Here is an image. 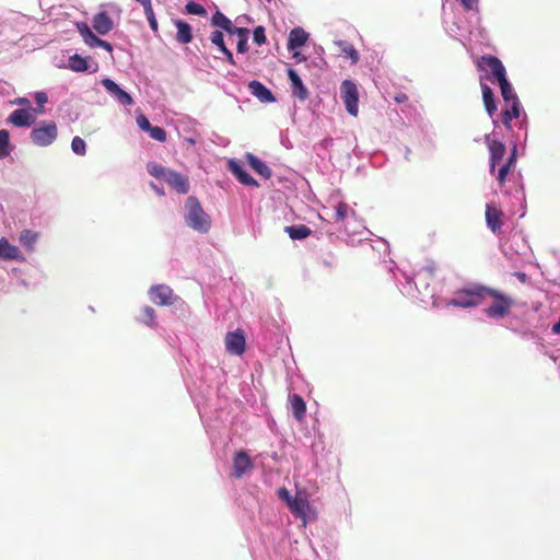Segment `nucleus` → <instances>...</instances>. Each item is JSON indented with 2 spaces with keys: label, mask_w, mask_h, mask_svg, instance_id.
I'll list each match as a JSON object with an SVG mask.
<instances>
[{
  "label": "nucleus",
  "mask_w": 560,
  "mask_h": 560,
  "mask_svg": "<svg viewBox=\"0 0 560 560\" xmlns=\"http://www.w3.org/2000/svg\"><path fill=\"white\" fill-rule=\"evenodd\" d=\"M185 210V221L189 228L199 233H207L210 230V217L205 212L197 197L189 196L186 199Z\"/></svg>",
  "instance_id": "obj_1"
},
{
  "label": "nucleus",
  "mask_w": 560,
  "mask_h": 560,
  "mask_svg": "<svg viewBox=\"0 0 560 560\" xmlns=\"http://www.w3.org/2000/svg\"><path fill=\"white\" fill-rule=\"evenodd\" d=\"M492 298L493 302L485 308V313L490 318H503L506 316L514 305V300L495 289L485 287V299Z\"/></svg>",
  "instance_id": "obj_2"
},
{
  "label": "nucleus",
  "mask_w": 560,
  "mask_h": 560,
  "mask_svg": "<svg viewBox=\"0 0 560 560\" xmlns=\"http://www.w3.org/2000/svg\"><path fill=\"white\" fill-rule=\"evenodd\" d=\"M211 23L214 26H218L224 30L226 33L238 36L237 42V52L244 54L248 50L247 40L249 31L245 27H236L233 25L232 21L228 19L222 12L217 11L211 19Z\"/></svg>",
  "instance_id": "obj_3"
},
{
  "label": "nucleus",
  "mask_w": 560,
  "mask_h": 560,
  "mask_svg": "<svg viewBox=\"0 0 560 560\" xmlns=\"http://www.w3.org/2000/svg\"><path fill=\"white\" fill-rule=\"evenodd\" d=\"M485 300V287L472 285L459 290L455 293V296L447 302V305L455 307L469 308L478 306Z\"/></svg>",
  "instance_id": "obj_4"
},
{
  "label": "nucleus",
  "mask_w": 560,
  "mask_h": 560,
  "mask_svg": "<svg viewBox=\"0 0 560 560\" xmlns=\"http://www.w3.org/2000/svg\"><path fill=\"white\" fill-rule=\"evenodd\" d=\"M476 67L479 71L486 72L488 74L487 79L490 81L497 80L499 82L506 77V70L502 61L492 55L481 56L477 60Z\"/></svg>",
  "instance_id": "obj_5"
},
{
  "label": "nucleus",
  "mask_w": 560,
  "mask_h": 560,
  "mask_svg": "<svg viewBox=\"0 0 560 560\" xmlns=\"http://www.w3.org/2000/svg\"><path fill=\"white\" fill-rule=\"evenodd\" d=\"M58 136V128L55 121H44L31 132L33 143L38 147L51 144Z\"/></svg>",
  "instance_id": "obj_6"
},
{
  "label": "nucleus",
  "mask_w": 560,
  "mask_h": 560,
  "mask_svg": "<svg viewBox=\"0 0 560 560\" xmlns=\"http://www.w3.org/2000/svg\"><path fill=\"white\" fill-rule=\"evenodd\" d=\"M340 95L347 112L351 116H358L359 113V91L352 80H345L340 85Z\"/></svg>",
  "instance_id": "obj_7"
},
{
  "label": "nucleus",
  "mask_w": 560,
  "mask_h": 560,
  "mask_svg": "<svg viewBox=\"0 0 560 560\" xmlns=\"http://www.w3.org/2000/svg\"><path fill=\"white\" fill-rule=\"evenodd\" d=\"M150 300L159 306H171L176 303L178 296L172 288L165 284H156L149 290Z\"/></svg>",
  "instance_id": "obj_8"
},
{
  "label": "nucleus",
  "mask_w": 560,
  "mask_h": 560,
  "mask_svg": "<svg viewBox=\"0 0 560 560\" xmlns=\"http://www.w3.org/2000/svg\"><path fill=\"white\" fill-rule=\"evenodd\" d=\"M225 350L233 355H242L245 352L246 339L242 329L229 331L224 338Z\"/></svg>",
  "instance_id": "obj_9"
},
{
  "label": "nucleus",
  "mask_w": 560,
  "mask_h": 560,
  "mask_svg": "<svg viewBox=\"0 0 560 560\" xmlns=\"http://www.w3.org/2000/svg\"><path fill=\"white\" fill-rule=\"evenodd\" d=\"M288 508L296 518L302 520L304 525L306 524V516L310 511V502L306 491H296L293 499L290 500Z\"/></svg>",
  "instance_id": "obj_10"
},
{
  "label": "nucleus",
  "mask_w": 560,
  "mask_h": 560,
  "mask_svg": "<svg viewBox=\"0 0 560 560\" xmlns=\"http://www.w3.org/2000/svg\"><path fill=\"white\" fill-rule=\"evenodd\" d=\"M254 469V463L247 452L237 451L233 457L232 476L236 479L242 478L245 474Z\"/></svg>",
  "instance_id": "obj_11"
},
{
  "label": "nucleus",
  "mask_w": 560,
  "mask_h": 560,
  "mask_svg": "<svg viewBox=\"0 0 560 560\" xmlns=\"http://www.w3.org/2000/svg\"><path fill=\"white\" fill-rule=\"evenodd\" d=\"M487 144L490 152V173L494 174L497 165L502 161L505 155L506 148L505 144L495 139H488Z\"/></svg>",
  "instance_id": "obj_12"
},
{
  "label": "nucleus",
  "mask_w": 560,
  "mask_h": 560,
  "mask_svg": "<svg viewBox=\"0 0 560 560\" xmlns=\"http://www.w3.org/2000/svg\"><path fill=\"white\" fill-rule=\"evenodd\" d=\"M504 213L500 208L492 203L486 206V222L487 226L494 233L498 234L502 228V218Z\"/></svg>",
  "instance_id": "obj_13"
},
{
  "label": "nucleus",
  "mask_w": 560,
  "mask_h": 560,
  "mask_svg": "<svg viewBox=\"0 0 560 560\" xmlns=\"http://www.w3.org/2000/svg\"><path fill=\"white\" fill-rule=\"evenodd\" d=\"M165 182L168 184L170 187H172L174 190H176L178 194H187L189 191L190 185L189 179L186 175L170 171L168 175L165 178Z\"/></svg>",
  "instance_id": "obj_14"
},
{
  "label": "nucleus",
  "mask_w": 560,
  "mask_h": 560,
  "mask_svg": "<svg viewBox=\"0 0 560 560\" xmlns=\"http://www.w3.org/2000/svg\"><path fill=\"white\" fill-rule=\"evenodd\" d=\"M102 84L107 90V92L110 93V95L113 97H115L120 104H122V105H132L133 104L132 97L126 91L120 89L119 85L116 84L113 80L103 79Z\"/></svg>",
  "instance_id": "obj_15"
},
{
  "label": "nucleus",
  "mask_w": 560,
  "mask_h": 560,
  "mask_svg": "<svg viewBox=\"0 0 560 560\" xmlns=\"http://www.w3.org/2000/svg\"><path fill=\"white\" fill-rule=\"evenodd\" d=\"M288 77L291 82L292 94L299 100L305 101L308 97V91L306 86L303 84L298 72L294 69L289 68Z\"/></svg>",
  "instance_id": "obj_16"
},
{
  "label": "nucleus",
  "mask_w": 560,
  "mask_h": 560,
  "mask_svg": "<svg viewBox=\"0 0 560 560\" xmlns=\"http://www.w3.org/2000/svg\"><path fill=\"white\" fill-rule=\"evenodd\" d=\"M8 122L15 127H30L35 122V117L27 109L21 108L10 114Z\"/></svg>",
  "instance_id": "obj_17"
},
{
  "label": "nucleus",
  "mask_w": 560,
  "mask_h": 560,
  "mask_svg": "<svg viewBox=\"0 0 560 560\" xmlns=\"http://www.w3.org/2000/svg\"><path fill=\"white\" fill-rule=\"evenodd\" d=\"M308 39V34L302 27L291 30L288 38V50L293 51L302 47Z\"/></svg>",
  "instance_id": "obj_18"
},
{
  "label": "nucleus",
  "mask_w": 560,
  "mask_h": 560,
  "mask_svg": "<svg viewBox=\"0 0 560 560\" xmlns=\"http://www.w3.org/2000/svg\"><path fill=\"white\" fill-rule=\"evenodd\" d=\"M248 89L254 96L260 102L270 103L275 101V96L269 89H267L261 82L253 80L248 83Z\"/></svg>",
  "instance_id": "obj_19"
},
{
  "label": "nucleus",
  "mask_w": 560,
  "mask_h": 560,
  "mask_svg": "<svg viewBox=\"0 0 560 560\" xmlns=\"http://www.w3.org/2000/svg\"><path fill=\"white\" fill-rule=\"evenodd\" d=\"M114 27L113 20L106 12H100L93 18V28L100 35H106Z\"/></svg>",
  "instance_id": "obj_20"
},
{
  "label": "nucleus",
  "mask_w": 560,
  "mask_h": 560,
  "mask_svg": "<svg viewBox=\"0 0 560 560\" xmlns=\"http://www.w3.org/2000/svg\"><path fill=\"white\" fill-rule=\"evenodd\" d=\"M501 115L503 125L511 129V121L521 116V102L510 101V103H506V107L502 110Z\"/></svg>",
  "instance_id": "obj_21"
},
{
  "label": "nucleus",
  "mask_w": 560,
  "mask_h": 560,
  "mask_svg": "<svg viewBox=\"0 0 560 560\" xmlns=\"http://www.w3.org/2000/svg\"><path fill=\"white\" fill-rule=\"evenodd\" d=\"M289 402L293 417L300 422L303 421L306 416V404L302 396L299 394L289 395Z\"/></svg>",
  "instance_id": "obj_22"
},
{
  "label": "nucleus",
  "mask_w": 560,
  "mask_h": 560,
  "mask_svg": "<svg viewBox=\"0 0 560 560\" xmlns=\"http://www.w3.org/2000/svg\"><path fill=\"white\" fill-rule=\"evenodd\" d=\"M229 168L243 185L258 186L257 180L252 177L237 162L230 161Z\"/></svg>",
  "instance_id": "obj_23"
},
{
  "label": "nucleus",
  "mask_w": 560,
  "mask_h": 560,
  "mask_svg": "<svg viewBox=\"0 0 560 560\" xmlns=\"http://www.w3.org/2000/svg\"><path fill=\"white\" fill-rule=\"evenodd\" d=\"M480 81H482V78H480ZM480 84H481L482 101H483L486 112L488 113V115L490 117H492L497 112V103H495L493 91L491 90V88L489 85L483 84L482 82H480Z\"/></svg>",
  "instance_id": "obj_24"
},
{
  "label": "nucleus",
  "mask_w": 560,
  "mask_h": 560,
  "mask_svg": "<svg viewBox=\"0 0 560 560\" xmlns=\"http://www.w3.org/2000/svg\"><path fill=\"white\" fill-rule=\"evenodd\" d=\"M210 40L225 56L226 61L230 65L234 66L235 65V60H234L232 51L224 44L223 33L221 31H213L211 33V35H210Z\"/></svg>",
  "instance_id": "obj_25"
},
{
  "label": "nucleus",
  "mask_w": 560,
  "mask_h": 560,
  "mask_svg": "<svg viewBox=\"0 0 560 560\" xmlns=\"http://www.w3.org/2000/svg\"><path fill=\"white\" fill-rule=\"evenodd\" d=\"M246 160L249 166L264 178L269 179L272 175L271 170L262 161H260L257 156L252 153L246 155Z\"/></svg>",
  "instance_id": "obj_26"
},
{
  "label": "nucleus",
  "mask_w": 560,
  "mask_h": 560,
  "mask_svg": "<svg viewBox=\"0 0 560 560\" xmlns=\"http://www.w3.org/2000/svg\"><path fill=\"white\" fill-rule=\"evenodd\" d=\"M175 25L177 27L176 40L180 44L190 43L192 40L191 26L183 20H177Z\"/></svg>",
  "instance_id": "obj_27"
},
{
  "label": "nucleus",
  "mask_w": 560,
  "mask_h": 560,
  "mask_svg": "<svg viewBox=\"0 0 560 560\" xmlns=\"http://www.w3.org/2000/svg\"><path fill=\"white\" fill-rule=\"evenodd\" d=\"M284 232L288 233L292 240H304L312 234V230L305 224L285 226Z\"/></svg>",
  "instance_id": "obj_28"
},
{
  "label": "nucleus",
  "mask_w": 560,
  "mask_h": 560,
  "mask_svg": "<svg viewBox=\"0 0 560 560\" xmlns=\"http://www.w3.org/2000/svg\"><path fill=\"white\" fill-rule=\"evenodd\" d=\"M335 44L338 46L340 54L346 58H349L352 63H357L359 61V52L352 44L347 40H337Z\"/></svg>",
  "instance_id": "obj_29"
},
{
  "label": "nucleus",
  "mask_w": 560,
  "mask_h": 560,
  "mask_svg": "<svg viewBox=\"0 0 560 560\" xmlns=\"http://www.w3.org/2000/svg\"><path fill=\"white\" fill-rule=\"evenodd\" d=\"M20 257V249L11 245L5 238L0 240V258L18 259Z\"/></svg>",
  "instance_id": "obj_30"
},
{
  "label": "nucleus",
  "mask_w": 560,
  "mask_h": 560,
  "mask_svg": "<svg viewBox=\"0 0 560 560\" xmlns=\"http://www.w3.org/2000/svg\"><path fill=\"white\" fill-rule=\"evenodd\" d=\"M498 83L500 85L501 95L505 103H510V101H520L506 77L500 80Z\"/></svg>",
  "instance_id": "obj_31"
},
{
  "label": "nucleus",
  "mask_w": 560,
  "mask_h": 560,
  "mask_svg": "<svg viewBox=\"0 0 560 560\" xmlns=\"http://www.w3.org/2000/svg\"><path fill=\"white\" fill-rule=\"evenodd\" d=\"M147 170L151 176H153L155 178H162L164 180L171 171L170 168H166L165 166H163L159 163H155V162L148 163Z\"/></svg>",
  "instance_id": "obj_32"
},
{
  "label": "nucleus",
  "mask_w": 560,
  "mask_h": 560,
  "mask_svg": "<svg viewBox=\"0 0 560 560\" xmlns=\"http://www.w3.org/2000/svg\"><path fill=\"white\" fill-rule=\"evenodd\" d=\"M88 61L78 54L71 56L69 59V68L75 72H84L88 70Z\"/></svg>",
  "instance_id": "obj_33"
},
{
  "label": "nucleus",
  "mask_w": 560,
  "mask_h": 560,
  "mask_svg": "<svg viewBox=\"0 0 560 560\" xmlns=\"http://www.w3.org/2000/svg\"><path fill=\"white\" fill-rule=\"evenodd\" d=\"M78 31L80 35L82 36L84 43L90 46L92 40L95 38V34L92 32V30L89 27V25L84 22L77 24Z\"/></svg>",
  "instance_id": "obj_34"
},
{
  "label": "nucleus",
  "mask_w": 560,
  "mask_h": 560,
  "mask_svg": "<svg viewBox=\"0 0 560 560\" xmlns=\"http://www.w3.org/2000/svg\"><path fill=\"white\" fill-rule=\"evenodd\" d=\"M155 319H156L155 311L151 306H144L141 310L140 320L142 323L147 324L148 326L153 327L155 325Z\"/></svg>",
  "instance_id": "obj_35"
},
{
  "label": "nucleus",
  "mask_w": 560,
  "mask_h": 560,
  "mask_svg": "<svg viewBox=\"0 0 560 560\" xmlns=\"http://www.w3.org/2000/svg\"><path fill=\"white\" fill-rule=\"evenodd\" d=\"M9 139H10L9 131L5 129H1L0 130V159L7 156L10 153Z\"/></svg>",
  "instance_id": "obj_36"
},
{
  "label": "nucleus",
  "mask_w": 560,
  "mask_h": 560,
  "mask_svg": "<svg viewBox=\"0 0 560 560\" xmlns=\"http://www.w3.org/2000/svg\"><path fill=\"white\" fill-rule=\"evenodd\" d=\"M36 238H37V235L35 233H33L32 231L30 230H24L21 235H20V241L21 243L32 249L33 248V245L35 244L36 242Z\"/></svg>",
  "instance_id": "obj_37"
},
{
  "label": "nucleus",
  "mask_w": 560,
  "mask_h": 560,
  "mask_svg": "<svg viewBox=\"0 0 560 560\" xmlns=\"http://www.w3.org/2000/svg\"><path fill=\"white\" fill-rule=\"evenodd\" d=\"M71 149L78 155H85L86 143L81 137H74L71 141Z\"/></svg>",
  "instance_id": "obj_38"
},
{
  "label": "nucleus",
  "mask_w": 560,
  "mask_h": 560,
  "mask_svg": "<svg viewBox=\"0 0 560 560\" xmlns=\"http://www.w3.org/2000/svg\"><path fill=\"white\" fill-rule=\"evenodd\" d=\"M150 133V137L159 142H165L167 139L166 131L159 126H151L150 129L147 131Z\"/></svg>",
  "instance_id": "obj_39"
},
{
  "label": "nucleus",
  "mask_w": 560,
  "mask_h": 560,
  "mask_svg": "<svg viewBox=\"0 0 560 560\" xmlns=\"http://www.w3.org/2000/svg\"><path fill=\"white\" fill-rule=\"evenodd\" d=\"M350 208L346 202H339L336 206V212H335V220L336 221H343L349 212Z\"/></svg>",
  "instance_id": "obj_40"
},
{
  "label": "nucleus",
  "mask_w": 560,
  "mask_h": 560,
  "mask_svg": "<svg viewBox=\"0 0 560 560\" xmlns=\"http://www.w3.org/2000/svg\"><path fill=\"white\" fill-rule=\"evenodd\" d=\"M186 12L189 13V14H195V15H205L206 14V9L197 3V2H194V1H189L187 4H186Z\"/></svg>",
  "instance_id": "obj_41"
},
{
  "label": "nucleus",
  "mask_w": 560,
  "mask_h": 560,
  "mask_svg": "<svg viewBox=\"0 0 560 560\" xmlns=\"http://www.w3.org/2000/svg\"><path fill=\"white\" fill-rule=\"evenodd\" d=\"M512 166L508 165V164H503L499 171H498V174H497V180L499 183L500 186H504L505 183H506V177L511 171Z\"/></svg>",
  "instance_id": "obj_42"
},
{
  "label": "nucleus",
  "mask_w": 560,
  "mask_h": 560,
  "mask_svg": "<svg viewBox=\"0 0 560 560\" xmlns=\"http://www.w3.org/2000/svg\"><path fill=\"white\" fill-rule=\"evenodd\" d=\"M144 14L153 32L158 31V21L155 19L152 5L144 9Z\"/></svg>",
  "instance_id": "obj_43"
},
{
  "label": "nucleus",
  "mask_w": 560,
  "mask_h": 560,
  "mask_svg": "<svg viewBox=\"0 0 560 560\" xmlns=\"http://www.w3.org/2000/svg\"><path fill=\"white\" fill-rule=\"evenodd\" d=\"M35 101L38 106L37 109H35L37 113H44V105L47 103L48 97L47 94L44 92H36L35 93Z\"/></svg>",
  "instance_id": "obj_44"
},
{
  "label": "nucleus",
  "mask_w": 560,
  "mask_h": 560,
  "mask_svg": "<svg viewBox=\"0 0 560 560\" xmlns=\"http://www.w3.org/2000/svg\"><path fill=\"white\" fill-rule=\"evenodd\" d=\"M254 42L257 44V45H262L266 43V35H265V28L262 26H257L255 30H254Z\"/></svg>",
  "instance_id": "obj_45"
},
{
  "label": "nucleus",
  "mask_w": 560,
  "mask_h": 560,
  "mask_svg": "<svg viewBox=\"0 0 560 560\" xmlns=\"http://www.w3.org/2000/svg\"><path fill=\"white\" fill-rule=\"evenodd\" d=\"M90 47H102L105 50H107L108 52L113 51V46L108 42L103 40V39L98 38L97 36H95V38L92 40V43L90 44Z\"/></svg>",
  "instance_id": "obj_46"
},
{
  "label": "nucleus",
  "mask_w": 560,
  "mask_h": 560,
  "mask_svg": "<svg viewBox=\"0 0 560 560\" xmlns=\"http://www.w3.org/2000/svg\"><path fill=\"white\" fill-rule=\"evenodd\" d=\"M137 125L143 131H148L151 127L149 119L143 114L137 116Z\"/></svg>",
  "instance_id": "obj_47"
},
{
  "label": "nucleus",
  "mask_w": 560,
  "mask_h": 560,
  "mask_svg": "<svg viewBox=\"0 0 560 560\" xmlns=\"http://www.w3.org/2000/svg\"><path fill=\"white\" fill-rule=\"evenodd\" d=\"M278 497L283 500L287 505L289 504L290 500L293 499V497L290 494L289 490L284 487L280 488L278 490Z\"/></svg>",
  "instance_id": "obj_48"
},
{
  "label": "nucleus",
  "mask_w": 560,
  "mask_h": 560,
  "mask_svg": "<svg viewBox=\"0 0 560 560\" xmlns=\"http://www.w3.org/2000/svg\"><path fill=\"white\" fill-rule=\"evenodd\" d=\"M478 0H460V4L465 10H474L477 8Z\"/></svg>",
  "instance_id": "obj_49"
},
{
  "label": "nucleus",
  "mask_w": 560,
  "mask_h": 560,
  "mask_svg": "<svg viewBox=\"0 0 560 560\" xmlns=\"http://www.w3.org/2000/svg\"><path fill=\"white\" fill-rule=\"evenodd\" d=\"M13 104L15 105H20V106H26V107H30L31 106V102L28 98L26 97H18L13 101Z\"/></svg>",
  "instance_id": "obj_50"
},
{
  "label": "nucleus",
  "mask_w": 560,
  "mask_h": 560,
  "mask_svg": "<svg viewBox=\"0 0 560 560\" xmlns=\"http://www.w3.org/2000/svg\"><path fill=\"white\" fill-rule=\"evenodd\" d=\"M515 163H516V148L514 147L505 164L514 167Z\"/></svg>",
  "instance_id": "obj_51"
},
{
  "label": "nucleus",
  "mask_w": 560,
  "mask_h": 560,
  "mask_svg": "<svg viewBox=\"0 0 560 560\" xmlns=\"http://www.w3.org/2000/svg\"><path fill=\"white\" fill-rule=\"evenodd\" d=\"M394 100L397 102V103H405L407 100H408V96L407 94L405 93H398L394 96Z\"/></svg>",
  "instance_id": "obj_52"
},
{
  "label": "nucleus",
  "mask_w": 560,
  "mask_h": 560,
  "mask_svg": "<svg viewBox=\"0 0 560 560\" xmlns=\"http://www.w3.org/2000/svg\"><path fill=\"white\" fill-rule=\"evenodd\" d=\"M329 258H330V260H324V264L327 267H332L334 266V258H335L332 253H329Z\"/></svg>",
  "instance_id": "obj_53"
},
{
  "label": "nucleus",
  "mask_w": 560,
  "mask_h": 560,
  "mask_svg": "<svg viewBox=\"0 0 560 560\" xmlns=\"http://www.w3.org/2000/svg\"><path fill=\"white\" fill-rule=\"evenodd\" d=\"M137 2L141 3L143 9H147L149 7H151V0H136Z\"/></svg>",
  "instance_id": "obj_54"
},
{
  "label": "nucleus",
  "mask_w": 560,
  "mask_h": 560,
  "mask_svg": "<svg viewBox=\"0 0 560 560\" xmlns=\"http://www.w3.org/2000/svg\"><path fill=\"white\" fill-rule=\"evenodd\" d=\"M151 186L153 187V189H154L159 195H161V196H163V195H164V190H163V189L158 188L154 184H151Z\"/></svg>",
  "instance_id": "obj_55"
},
{
  "label": "nucleus",
  "mask_w": 560,
  "mask_h": 560,
  "mask_svg": "<svg viewBox=\"0 0 560 560\" xmlns=\"http://www.w3.org/2000/svg\"><path fill=\"white\" fill-rule=\"evenodd\" d=\"M293 57L296 58L299 61L305 59L304 57H301L300 52H294Z\"/></svg>",
  "instance_id": "obj_56"
},
{
  "label": "nucleus",
  "mask_w": 560,
  "mask_h": 560,
  "mask_svg": "<svg viewBox=\"0 0 560 560\" xmlns=\"http://www.w3.org/2000/svg\"><path fill=\"white\" fill-rule=\"evenodd\" d=\"M516 276L518 279H521L523 281L525 280V277H526L525 273H523V272H517Z\"/></svg>",
  "instance_id": "obj_57"
}]
</instances>
